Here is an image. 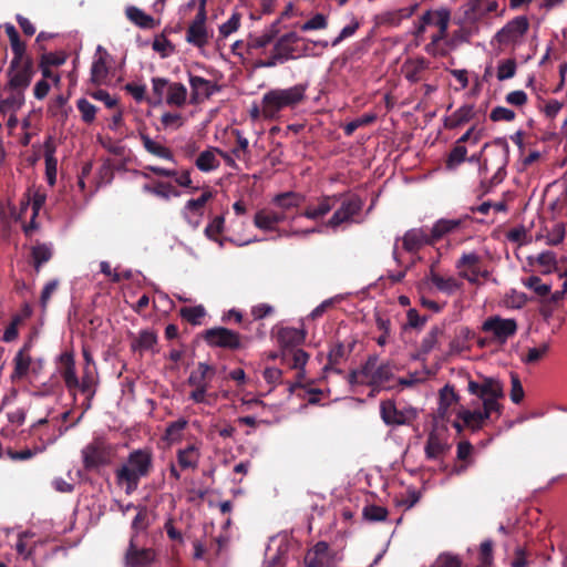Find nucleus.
I'll return each instance as SVG.
<instances>
[{"mask_svg":"<svg viewBox=\"0 0 567 567\" xmlns=\"http://www.w3.org/2000/svg\"><path fill=\"white\" fill-rule=\"evenodd\" d=\"M280 20L272 22L259 35H248L247 58L252 61L254 69H270L288 61L309 55V43L322 49L329 47L328 41H311L290 31L278 37Z\"/></svg>","mask_w":567,"mask_h":567,"instance_id":"1","label":"nucleus"},{"mask_svg":"<svg viewBox=\"0 0 567 567\" xmlns=\"http://www.w3.org/2000/svg\"><path fill=\"white\" fill-rule=\"evenodd\" d=\"M154 467V453L148 446L133 450L125 462L115 471L116 483L124 486L126 494L138 488L142 478L150 476Z\"/></svg>","mask_w":567,"mask_h":567,"instance_id":"2","label":"nucleus"},{"mask_svg":"<svg viewBox=\"0 0 567 567\" xmlns=\"http://www.w3.org/2000/svg\"><path fill=\"white\" fill-rule=\"evenodd\" d=\"M307 84H296L288 89H274L262 96V117L274 120L284 109H293L306 99Z\"/></svg>","mask_w":567,"mask_h":567,"instance_id":"3","label":"nucleus"},{"mask_svg":"<svg viewBox=\"0 0 567 567\" xmlns=\"http://www.w3.org/2000/svg\"><path fill=\"white\" fill-rule=\"evenodd\" d=\"M339 207L327 221V227L338 229L342 225L360 224L363 220L364 199L350 190L338 193Z\"/></svg>","mask_w":567,"mask_h":567,"instance_id":"4","label":"nucleus"},{"mask_svg":"<svg viewBox=\"0 0 567 567\" xmlns=\"http://www.w3.org/2000/svg\"><path fill=\"white\" fill-rule=\"evenodd\" d=\"M153 105L166 103L168 106L184 107L187 104L188 92L181 82H172L166 78L155 76L151 80Z\"/></svg>","mask_w":567,"mask_h":567,"instance_id":"5","label":"nucleus"},{"mask_svg":"<svg viewBox=\"0 0 567 567\" xmlns=\"http://www.w3.org/2000/svg\"><path fill=\"white\" fill-rule=\"evenodd\" d=\"M116 453V447L105 436H94L82 451V464L85 471L109 466Z\"/></svg>","mask_w":567,"mask_h":567,"instance_id":"6","label":"nucleus"},{"mask_svg":"<svg viewBox=\"0 0 567 567\" xmlns=\"http://www.w3.org/2000/svg\"><path fill=\"white\" fill-rule=\"evenodd\" d=\"M71 411H65L59 415L51 416L50 413L37 421L31 425V434L38 436L43 444H52L54 443L61 435H63L71 426L75 425L80 422L83 416V413L78 417V420L71 425H63L69 416Z\"/></svg>","mask_w":567,"mask_h":567,"instance_id":"7","label":"nucleus"},{"mask_svg":"<svg viewBox=\"0 0 567 567\" xmlns=\"http://www.w3.org/2000/svg\"><path fill=\"white\" fill-rule=\"evenodd\" d=\"M343 557L342 549L332 547L326 540H319L307 548L302 564L305 567H339Z\"/></svg>","mask_w":567,"mask_h":567,"instance_id":"8","label":"nucleus"},{"mask_svg":"<svg viewBox=\"0 0 567 567\" xmlns=\"http://www.w3.org/2000/svg\"><path fill=\"white\" fill-rule=\"evenodd\" d=\"M530 28L529 19L526 16H517L507 21L493 37L499 48L516 49L524 43Z\"/></svg>","mask_w":567,"mask_h":567,"instance_id":"9","label":"nucleus"},{"mask_svg":"<svg viewBox=\"0 0 567 567\" xmlns=\"http://www.w3.org/2000/svg\"><path fill=\"white\" fill-rule=\"evenodd\" d=\"M458 277L467 280L472 285L478 284V279L487 280L491 272L483 267V257L474 251H463L455 262Z\"/></svg>","mask_w":567,"mask_h":567,"instance_id":"10","label":"nucleus"},{"mask_svg":"<svg viewBox=\"0 0 567 567\" xmlns=\"http://www.w3.org/2000/svg\"><path fill=\"white\" fill-rule=\"evenodd\" d=\"M216 375V368L206 362H199L187 379V383L194 388L189 393V399L195 403H204L210 382Z\"/></svg>","mask_w":567,"mask_h":567,"instance_id":"11","label":"nucleus"},{"mask_svg":"<svg viewBox=\"0 0 567 567\" xmlns=\"http://www.w3.org/2000/svg\"><path fill=\"white\" fill-rule=\"evenodd\" d=\"M452 14L447 12H439L435 22L436 32L431 34L430 42L424 45V51L432 58H446L449 48L446 45L449 28Z\"/></svg>","mask_w":567,"mask_h":567,"instance_id":"12","label":"nucleus"},{"mask_svg":"<svg viewBox=\"0 0 567 567\" xmlns=\"http://www.w3.org/2000/svg\"><path fill=\"white\" fill-rule=\"evenodd\" d=\"M380 416L388 426L410 425L417 419V411L412 406L399 409L393 400L380 402Z\"/></svg>","mask_w":567,"mask_h":567,"instance_id":"13","label":"nucleus"},{"mask_svg":"<svg viewBox=\"0 0 567 567\" xmlns=\"http://www.w3.org/2000/svg\"><path fill=\"white\" fill-rule=\"evenodd\" d=\"M450 432L445 425L434 424L424 445L427 460H442L451 450Z\"/></svg>","mask_w":567,"mask_h":567,"instance_id":"14","label":"nucleus"},{"mask_svg":"<svg viewBox=\"0 0 567 567\" xmlns=\"http://www.w3.org/2000/svg\"><path fill=\"white\" fill-rule=\"evenodd\" d=\"M497 0H466L460 8L461 20L473 27H480L481 21L489 13L498 10Z\"/></svg>","mask_w":567,"mask_h":567,"instance_id":"15","label":"nucleus"},{"mask_svg":"<svg viewBox=\"0 0 567 567\" xmlns=\"http://www.w3.org/2000/svg\"><path fill=\"white\" fill-rule=\"evenodd\" d=\"M204 340L213 348L238 350L244 347V338L236 331L225 327H215L205 331Z\"/></svg>","mask_w":567,"mask_h":567,"instance_id":"16","label":"nucleus"},{"mask_svg":"<svg viewBox=\"0 0 567 567\" xmlns=\"http://www.w3.org/2000/svg\"><path fill=\"white\" fill-rule=\"evenodd\" d=\"M419 8L420 3L414 2L404 8L382 11L374 17V23L379 27L398 28L403 21L412 18Z\"/></svg>","mask_w":567,"mask_h":567,"instance_id":"17","label":"nucleus"},{"mask_svg":"<svg viewBox=\"0 0 567 567\" xmlns=\"http://www.w3.org/2000/svg\"><path fill=\"white\" fill-rule=\"evenodd\" d=\"M34 75L33 60H27L13 65L10 62L8 69V89L27 90Z\"/></svg>","mask_w":567,"mask_h":567,"instance_id":"18","label":"nucleus"},{"mask_svg":"<svg viewBox=\"0 0 567 567\" xmlns=\"http://www.w3.org/2000/svg\"><path fill=\"white\" fill-rule=\"evenodd\" d=\"M188 82L190 86V104L203 103L220 91V86L216 82L190 72L188 73Z\"/></svg>","mask_w":567,"mask_h":567,"instance_id":"19","label":"nucleus"},{"mask_svg":"<svg viewBox=\"0 0 567 567\" xmlns=\"http://www.w3.org/2000/svg\"><path fill=\"white\" fill-rule=\"evenodd\" d=\"M482 330L492 333L496 340L505 342L516 333L517 322L515 319H503L499 316H493L483 322Z\"/></svg>","mask_w":567,"mask_h":567,"instance_id":"20","label":"nucleus"},{"mask_svg":"<svg viewBox=\"0 0 567 567\" xmlns=\"http://www.w3.org/2000/svg\"><path fill=\"white\" fill-rule=\"evenodd\" d=\"M207 19L194 18L186 29L185 40L188 44L203 50L209 44L213 32L207 27Z\"/></svg>","mask_w":567,"mask_h":567,"instance_id":"21","label":"nucleus"},{"mask_svg":"<svg viewBox=\"0 0 567 567\" xmlns=\"http://www.w3.org/2000/svg\"><path fill=\"white\" fill-rule=\"evenodd\" d=\"M155 559L156 551L153 548H138L135 536L131 537L124 557L126 567H150Z\"/></svg>","mask_w":567,"mask_h":567,"instance_id":"22","label":"nucleus"},{"mask_svg":"<svg viewBox=\"0 0 567 567\" xmlns=\"http://www.w3.org/2000/svg\"><path fill=\"white\" fill-rule=\"evenodd\" d=\"M109 60V52L102 45H99L96 48L90 73V81L94 85L100 86L106 84L110 74Z\"/></svg>","mask_w":567,"mask_h":567,"instance_id":"23","label":"nucleus"},{"mask_svg":"<svg viewBox=\"0 0 567 567\" xmlns=\"http://www.w3.org/2000/svg\"><path fill=\"white\" fill-rule=\"evenodd\" d=\"M467 221H472V217L470 215H464L463 217L455 219L441 218L436 220L429 233L433 245L445 236L464 227Z\"/></svg>","mask_w":567,"mask_h":567,"instance_id":"24","label":"nucleus"},{"mask_svg":"<svg viewBox=\"0 0 567 567\" xmlns=\"http://www.w3.org/2000/svg\"><path fill=\"white\" fill-rule=\"evenodd\" d=\"M59 361L62 364L60 369V375L64 381L65 388L69 393L75 398V392L79 386V378L76 374L74 354L71 351H66L60 354Z\"/></svg>","mask_w":567,"mask_h":567,"instance_id":"25","label":"nucleus"},{"mask_svg":"<svg viewBox=\"0 0 567 567\" xmlns=\"http://www.w3.org/2000/svg\"><path fill=\"white\" fill-rule=\"evenodd\" d=\"M455 24L458 25V28L455 29L446 40L449 53L462 44L470 43L472 38L480 33V27H473L460 18L455 20Z\"/></svg>","mask_w":567,"mask_h":567,"instance_id":"26","label":"nucleus"},{"mask_svg":"<svg viewBox=\"0 0 567 567\" xmlns=\"http://www.w3.org/2000/svg\"><path fill=\"white\" fill-rule=\"evenodd\" d=\"M379 362V357L373 354L369 355L367 361L358 370H352L348 374V382L352 385H369L373 386V378L375 365Z\"/></svg>","mask_w":567,"mask_h":567,"instance_id":"27","label":"nucleus"},{"mask_svg":"<svg viewBox=\"0 0 567 567\" xmlns=\"http://www.w3.org/2000/svg\"><path fill=\"white\" fill-rule=\"evenodd\" d=\"M339 199L337 194L322 195L317 198V204L308 205L301 216L312 220L320 219L334 208Z\"/></svg>","mask_w":567,"mask_h":567,"instance_id":"28","label":"nucleus"},{"mask_svg":"<svg viewBox=\"0 0 567 567\" xmlns=\"http://www.w3.org/2000/svg\"><path fill=\"white\" fill-rule=\"evenodd\" d=\"M468 391L480 399L504 396L503 384L499 380L493 378H485L481 383L471 380L468 382Z\"/></svg>","mask_w":567,"mask_h":567,"instance_id":"29","label":"nucleus"},{"mask_svg":"<svg viewBox=\"0 0 567 567\" xmlns=\"http://www.w3.org/2000/svg\"><path fill=\"white\" fill-rule=\"evenodd\" d=\"M145 169L161 177H174L176 184L181 187L187 188L188 193H195L199 190V186L193 185L189 169H185L181 174H178V172L174 168H165L154 165H147Z\"/></svg>","mask_w":567,"mask_h":567,"instance_id":"30","label":"nucleus"},{"mask_svg":"<svg viewBox=\"0 0 567 567\" xmlns=\"http://www.w3.org/2000/svg\"><path fill=\"white\" fill-rule=\"evenodd\" d=\"M430 69V61L424 56L408 59L402 65V73L410 83H419L425 80V73Z\"/></svg>","mask_w":567,"mask_h":567,"instance_id":"31","label":"nucleus"},{"mask_svg":"<svg viewBox=\"0 0 567 567\" xmlns=\"http://www.w3.org/2000/svg\"><path fill=\"white\" fill-rule=\"evenodd\" d=\"M427 245L432 246L433 243L423 228L409 229L402 237V248L406 252L415 254Z\"/></svg>","mask_w":567,"mask_h":567,"instance_id":"32","label":"nucleus"},{"mask_svg":"<svg viewBox=\"0 0 567 567\" xmlns=\"http://www.w3.org/2000/svg\"><path fill=\"white\" fill-rule=\"evenodd\" d=\"M202 457L199 445L196 443L188 444L187 446L177 450L176 460L181 470H197Z\"/></svg>","mask_w":567,"mask_h":567,"instance_id":"33","label":"nucleus"},{"mask_svg":"<svg viewBox=\"0 0 567 567\" xmlns=\"http://www.w3.org/2000/svg\"><path fill=\"white\" fill-rule=\"evenodd\" d=\"M6 96H0V112L16 113L24 104V90L21 89H8V85L3 89Z\"/></svg>","mask_w":567,"mask_h":567,"instance_id":"34","label":"nucleus"},{"mask_svg":"<svg viewBox=\"0 0 567 567\" xmlns=\"http://www.w3.org/2000/svg\"><path fill=\"white\" fill-rule=\"evenodd\" d=\"M351 350H347L342 342L332 344L327 355V364L323 367V371H332L338 374L342 373L340 365L344 363L350 354Z\"/></svg>","mask_w":567,"mask_h":567,"instance_id":"35","label":"nucleus"},{"mask_svg":"<svg viewBox=\"0 0 567 567\" xmlns=\"http://www.w3.org/2000/svg\"><path fill=\"white\" fill-rule=\"evenodd\" d=\"M140 140L147 153L162 159H166L173 163L175 162L173 151L159 141L153 140L148 134L145 133H140Z\"/></svg>","mask_w":567,"mask_h":567,"instance_id":"36","label":"nucleus"},{"mask_svg":"<svg viewBox=\"0 0 567 567\" xmlns=\"http://www.w3.org/2000/svg\"><path fill=\"white\" fill-rule=\"evenodd\" d=\"M430 280L439 291L446 295H453L463 287V282L454 276L444 277L434 269L430 271Z\"/></svg>","mask_w":567,"mask_h":567,"instance_id":"37","label":"nucleus"},{"mask_svg":"<svg viewBox=\"0 0 567 567\" xmlns=\"http://www.w3.org/2000/svg\"><path fill=\"white\" fill-rule=\"evenodd\" d=\"M475 116L474 106L465 104L444 118V126L454 130L468 123Z\"/></svg>","mask_w":567,"mask_h":567,"instance_id":"38","label":"nucleus"},{"mask_svg":"<svg viewBox=\"0 0 567 567\" xmlns=\"http://www.w3.org/2000/svg\"><path fill=\"white\" fill-rule=\"evenodd\" d=\"M29 347H22L13 358V371L11 373L12 381H19L27 377L32 359L28 353Z\"/></svg>","mask_w":567,"mask_h":567,"instance_id":"39","label":"nucleus"},{"mask_svg":"<svg viewBox=\"0 0 567 567\" xmlns=\"http://www.w3.org/2000/svg\"><path fill=\"white\" fill-rule=\"evenodd\" d=\"M44 162H45V177L49 185L53 186L56 182V166L58 161L54 156L55 154V144L52 137H48L44 142Z\"/></svg>","mask_w":567,"mask_h":567,"instance_id":"40","label":"nucleus"},{"mask_svg":"<svg viewBox=\"0 0 567 567\" xmlns=\"http://www.w3.org/2000/svg\"><path fill=\"white\" fill-rule=\"evenodd\" d=\"M231 134L235 136L236 145L230 151L237 157V159L245 163L246 168H249L251 152L249 150L248 138L238 128L233 130Z\"/></svg>","mask_w":567,"mask_h":567,"instance_id":"41","label":"nucleus"},{"mask_svg":"<svg viewBox=\"0 0 567 567\" xmlns=\"http://www.w3.org/2000/svg\"><path fill=\"white\" fill-rule=\"evenodd\" d=\"M218 147L209 146L200 152L195 161V166L204 173L215 171L219 167Z\"/></svg>","mask_w":567,"mask_h":567,"instance_id":"42","label":"nucleus"},{"mask_svg":"<svg viewBox=\"0 0 567 567\" xmlns=\"http://www.w3.org/2000/svg\"><path fill=\"white\" fill-rule=\"evenodd\" d=\"M458 395L453 385L445 384L440 390V402L437 413L443 420H449V409L458 403Z\"/></svg>","mask_w":567,"mask_h":567,"instance_id":"43","label":"nucleus"},{"mask_svg":"<svg viewBox=\"0 0 567 567\" xmlns=\"http://www.w3.org/2000/svg\"><path fill=\"white\" fill-rule=\"evenodd\" d=\"M277 341L281 348L296 347L305 341V333L297 328L285 327L279 329Z\"/></svg>","mask_w":567,"mask_h":567,"instance_id":"44","label":"nucleus"},{"mask_svg":"<svg viewBox=\"0 0 567 567\" xmlns=\"http://www.w3.org/2000/svg\"><path fill=\"white\" fill-rule=\"evenodd\" d=\"M444 329L440 326H433L423 337L419 347V355L426 357L439 347L440 338L443 336Z\"/></svg>","mask_w":567,"mask_h":567,"instance_id":"45","label":"nucleus"},{"mask_svg":"<svg viewBox=\"0 0 567 567\" xmlns=\"http://www.w3.org/2000/svg\"><path fill=\"white\" fill-rule=\"evenodd\" d=\"M33 536L34 535L30 532H23L18 535L14 549L17 555L23 560H30L33 558V551L37 546V542L32 540Z\"/></svg>","mask_w":567,"mask_h":567,"instance_id":"46","label":"nucleus"},{"mask_svg":"<svg viewBox=\"0 0 567 567\" xmlns=\"http://www.w3.org/2000/svg\"><path fill=\"white\" fill-rule=\"evenodd\" d=\"M456 415L464 422L466 429L473 432L481 430L486 421L481 410L471 411L463 406L458 408Z\"/></svg>","mask_w":567,"mask_h":567,"instance_id":"47","label":"nucleus"},{"mask_svg":"<svg viewBox=\"0 0 567 567\" xmlns=\"http://www.w3.org/2000/svg\"><path fill=\"white\" fill-rule=\"evenodd\" d=\"M169 31L164 29L154 37L152 49L162 58L166 59L176 53V45L167 38Z\"/></svg>","mask_w":567,"mask_h":567,"instance_id":"48","label":"nucleus"},{"mask_svg":"<svg viewBox=\"0 0 567 567\" xmlns=\"http://www.w3.org/2000/svg\"><path fill=\"white\" fill-rule=\"evenodd\" d=\"M187 425L188 421L184 417L169 422L166 425L162 440L169 445L174 443H179L183 440V433Z\"/></svg>","mask_w":567,"mask_h":567,"instance_id":"49","label":"nucleus"},{"mask_svg":"<svg viewBox=\"0 0 567 567\" xmlns=\"http://www.w3.org/2000/svg\"><path fill=\"white\" fill-rule=\"evenodd\" d=\"M305 199L306 197L300 193L286 192L277 194L274 197L272 203L282 210H289L292 208H298L305 202Z\"/></svg>","mask_w":567,"mask_h":567,"instance_id":"50","label":"nucleus"},{"mask_svg":"<svg viewBox=\"0 0 567 567\" xmlns=\"http://www.w3.org/2000/svg\"><path fill=\"white\" fill-rule=\"evenodd\" d=\"M157 343V336L152 330H142L138 336L132 341L131 348L133 351L145 352L153 350Z\"/></svg>","mask_w":567,"mask_h":567,"instance_id":"51","label":"nucleus"},{"mask_svg":"<svg viewBox=\"0 0 567 567\" xmlns=\"http://www.w3.org/2000/svg\"><path fill=\"white\" fill-rule=\"evenodd\" d=\"M53 256L52 246L48 244H37L31 248V258L37 272Z\"/></svg>","mask_w":567,"mask_h":567,"instance_id":"52","label":"nucleus"},{"mask_svg":"<svg viewBox=\"0 0 567 567\" xmlns=\"http://www.w3.org/2000/svg\"><path fill=\"white\" fill-rule=\"evenodd\" d=\"M126 17L137 27L142 29H153L156 25L155 19L136 7L126 9Z\"/></svg>","mask_w":567,"mask_h":567,"instance_id":"53","label":"nucleus"},{"mask_svg":"<svg viewBox=\"0 0 567 567\" xmlns=\"http://www.w3.org/2000/svg\"><path fill=\"white\" fill-rule=\"evenodd\" d=\"M507 241L515 244L517 247H522L532 243V235L524 225H519L508 229L505 233Z\"/></svg>","mask_w":567,"mask_h":567,"instance_id":"54","label":"nucleus"},{"mask_svg":"<svg viewBox=\"0 0 567 567\" xmlns=\"http://www.w3.org/2000/svg\"><path fill=\"white\" fill-rule=\"evenodd\" d=\"M213 198V192L206 187L198 198H193L186 202L185 210L203 216L205 205Z\"/></svg>","mask_w":567,"mask_h":567,"instance_id":"55","label":"nucleus"},{"mask_svg":"<svg viewBox=\"0 0 567 567\" xmlns=\"http://www.w3.org/2000/svg\"><path fill=\"white\" fill-rule=\"evenodd\" d=\"M427 321V316H421L415 308H410L406 312V322L402 324V330L406 331L412 329L421 331Z\"/></svg>","mask_w":567,"mask_h":567,"instance_id":"56","label":"nucleus"},{"mask_svg":"<svg viewBox=\"0 0 567 567\" xmlns=\"http://www.w3.org/2000/svg\"><path fill=\"white\" fill-rule=\"evenodd\" d=\"M225 228V218L224 216H215L212 221L206 226L205 228V235L210 240H214L219 244V246H223V240L220 238V235L223 234Z\"/></svg>","mask_w":567,"mask_h":567,"instance_id":"57","label":"nucleus"},{"mask_svg":"<svg viewBox=\"0 0 567 567\" xmlns=\"http://www.w3.org/2000/svg\"><path fill=\"white\" fill-rule=\"evenodd\" d=\"M467 155V148L463 144H458L455 142L453 148L447 155L445 165L447 169H454L458 165H461L463 162L466 161Z\"/></svg>","mask_w":567,"mask_h":567,"instance_id":"58","label":"nucleus"},{"mask_svg":"<svg viewBox=\"0 0 567 567\" xmlns=\"http://www.w3.org/2000/svg\"><path fill=\"white\" fill-rule=\"evenodd\" d=\"M393 378V365L390 362H384L375 365L373 386H382Z\"/></svg>","mask_w":567,"mask_h":567,"instance_id":"59","label":"nucleus"},{"mask_svg":"<svg viewBox=\"0 0 567 567\" xmlns=\"http://www.w3.org/2000/svg\"><path fill=\"white\" fill-rule=\"evenodd\" d=\"M179 316L193 326L200 324L202 319L205 317V309L203 306L183 307L179 309Z\"/></svg>","mask_w":567,"mask_h":567,"instance_id":"60","label":"nucleus"},{"mask_svg":"<svg viewBox=\"0 0 567 567\" xmlns=\"http://www.w3.org/2000/svg\"><path fill=\"white\" fill-rule=\"evenodd\" d=\"M97 382L93 373L89 369H84L81 380L79 379L78 390L84 395L94 396L96 393Z\"/></svg>","mask_w":567,"mask_h":567,"instance_id":"61","label":"nucleus"},{"mask_svg":"<svg viewBox=\"0 0 567 567\" xmlns=\"http://www.w3.org/2000/svg\"><path fill=\"white\" fill-rule=\"evenodd\" d=\"M76 107L81 113V120L85 124H92L95 121L97 109L94 104L82 97L76 101Z\"/></svg>","mask_w":567,"mask_h":567,"instance_id":"62","label":"nucleus"},{"mask_svg":"<svg viewBox=\"0 0 567 567\" xmlns=\"http://www.w3.org/2000/svg\"><path fill=\"white\" fill-rule=\"evenodd\" d=\"M517 62L515 59H506L498 62L496 76L498 81L509 80L515 76Z\"/></svg>","mask_w":567,"mask_h":567,"instance_id":"63","label":"nucleus"},{"mask_svg":"<svg viewBox=\"0 0 567 567\" xmlns=\"http://www.w3.org/2000/svg\"><path fill=\"white\" fill-rule=\"evenodd\" d=\"M431 567H463V561L458 555L442 553L436 557Z\"/></svg>","mask_w":567,"mask_h":567,"instance_id":"64","label":"nucleus"}]
</instances>
